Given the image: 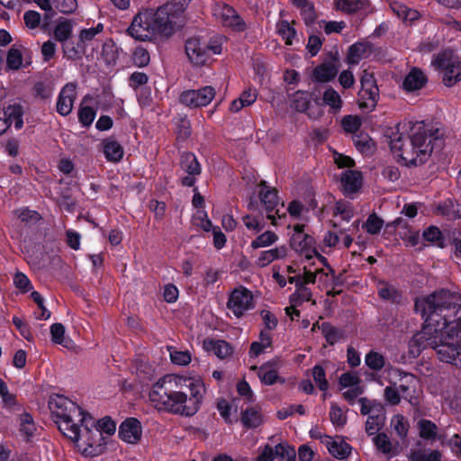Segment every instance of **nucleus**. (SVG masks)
<instances>
[{
  "label": "nucleus",
  "mask_w": 461,
  "mask_h": 461,
  "mask_svg": "<svg viewBox=\"0 0 461 461\" xmlns=\"http://www.w3.org/2000/svg\"><path fill=\"white\" fill-rule=\"evenodd\" d=\"M415 310L425 321L409 342L410 353L417 357L430 347L440 361L461 368V305L443 290L417 299Z\"/></svg>",
  "instance_id": "f257e3e1"
},
{
  "label": "nucleus",
  "mask_w": 461,
  "mask_h": 461,
  "mask_svg": "<svg viewBox=\"0 0 461 461\" xmlns=\"http://www.w3.org/2000/svg\"><path fill=\"white\" fill-rule=\"evenodd\" d=\"M49 409L60 432L85 456H96L105 450L116 431V423L105 416L97 421L77 402L60 394L51 395Z\"/></svg>",
  "instance_id": "f03ea898"
},
{
  "label": "nucleus",
  "mask_w": 461,
  "mask_h": 461,
  "mask_svg": "<svg viewBox=\"0 0 461 461\" xmlns=\"http://www.w3.org/2000/svg\"><path fill=\"white\" fill-rule=\"evenodd\" d=\"M205 392L201 377L167 374L152 384L149 400L158 411L192 417L200 410Z\"/></svg>",
  "instance_id": "7ed1b4c3"
},
{
  "label": "nucleus",
  "mask_w": 461,
  "mask_h": 461,
  "mask_svg": "<svg viewBox=\"0 0 461 461\" xmlns=\"http://www.w3.org/2000/svg\"><path fill=\"white\" fill-rule=\"evenodd\" d=\"M389 138L393 157L404 166L424 163L434 148L442 145L439 129L424 122L400 123Z\"/></svg>",
  "instance_id": "20e7f679"
},
{
  "label": "nucleus",
  "mask_w": 461,
  "mask_h": 461,
  "mask_svg": "<svg viewBox=\"0 0 461 461\" xmlns=\"http://www.w3.org/2000/svg\"><path fill=\"white\" fill-rule=\"evenodd\" d=\"M185 5L171 1L154 8H141L127 29L128 34L140 41H154L169 38L179 26Z\"/></svg>",
  "instance_id": "39448f33"
},
{
  "label": "nucleus",
  "mask_w": 461,
  "mask_h": 461,
  "mask_svg": "<svg viewBox=\"0 0 461 461\" xmlns=\"http://www.w3.org/2000/svg\"><path fill=\"white\" fill-rule=\"evenodd\" d=\"M222 37H218L214 41L206 44L197 37H192L185 41V50L189 61L196 67L206 64L212 54L221 53Z\"/></svg>",
  "instance_id": "423d86ee"
},
{
  "label": "nucleus",
  "mask_w": 461,
  "mask_h": 461,
  "mask_svg": "<svg viewBox=\"0 0 461 461\" xmlns=\"http://www.w3.org/2000/svg\"><path fill=\"white\" fill-rule=\"evenodd\" d=\"M432 65L441 72L445 86H453L461 80V61L451 50L437 55Z\"/></svg>",
  "instance_id": "0eeeda50"
},
{
  "label": "nucleus",
  "mask_w": 461,
  "mask_h": 461,
  "mask_svg": "<svg viewBox=\"0 0 461 461\" xmlns=\"http://www.w3.org/2000/svg\"><path fill=\"white\" fill-rule=\"evenodd\" d=\"M252 293L244 286L235 288L229 295L227 308L237 318H241L254 308Z\"/></svg>",
  "instance_id": "6e6552de"
},
{
  "label": "nucleus",
  "mask_w": 461,
  "mask_h": 461,
  "mask_svg": "<svg viewBox=\"0 0 461 461\" xmlns=\"http://www.w3.org/2000/svg\"><path fill=\"white\" fill-rule=\"evenodd\" d=\"M303 228L304 226L300 224L294 226L291 247L307 259L312 258L313 256H318L321 260H325L322 256L317 253L313 237L304 233Z\"/></svg>",
  "instance_id": "1a4fd4ad"
},
{
  "label": "nucleus",
  "mask_w": 461,
  "mask_h": 461,
  "mask_svg": "<svg viewBox=\"0 0 461 461\" xmlns=\"http://www.w3.org/2000/svg\"><path fill=\"white\" fill-rule=\"evenodd\" d=\"M215 95L214 87L205 86L196 90L184 91L179 96V101L189 108H200L209 105L214 99Z\"/></svg>",
  "instance_id": "9d476101"
},
{
  "label": "nucleus",
  "mask_w": 461,
  "mask_h": 461,
  "mask_svg": "<svg viewBox=\"0 0 461 461\" xmlns=\"http://www.w3.org/2000/svg\"><path fill=\"white\" fill-rule=\"evenodd\" d=\"M212 14L223 26L232 31L244 32L247 28L245 22L240 17L237 12L226 4H215L212 9Z\"/></svg>",
  "instance_id": "9b49d317"
},
{
  "label": "nucleus",
  "mask_w": 461,
  "mask_h": 461,
  "mask_svg": "<svg viewBox=\"0 0 461 461\" xmlns=\"http://www.w3.org/2000/svg\"><path fill=\"white\" fill-rule=\"evenodd\" d=\"M77 86L76 83H68L62 87L57 101V112L60 115L67 116L72 112L77 98Z\"/></svg>",
  "instance_id": "f8f14e48"
},
{
  "label": "nucleus",
  "mask_w": 461,
  "mask_h": 461,
  "mask_svg": "<svg viewBox=\"0 0 461 461\" xmlns=\"http://www.w3.org/2000/svg\"><path fill=\"white\" fill-rule=\"evenodd\" d=\"M142 435L140 422L135 418H128L119 427L120 438L129 444H136Z\"/></svg>",
  "instance_id": "ddd939ff"
},
{
  "label": "nucleus",
  "mask_w": 461,
  "mask_h": 461,
  "mask_svg": "<svg viewBox=\"0 0 461 461\" xmlns=\"http://www.w3.org/2000/svg\"><path fill=\"white\" fill-rule=\"evenodd\" d=\"M303 275L307 284H317L321 289L330 287L334 281V274L330 269H320L303 267Z\"/></svg>",
  "instance_id": "4468645a"
},
{
  "label": "nucleus",
  "mask_w": 461,
  "mask_h": 461,
  "mask_svg": "<svg viewBox=\"0 0 461 461\" xmlns=\"http://www.w3.org/2000/svg\"><path fill=\"white\" fill-rule=\"evenodd\" d=\"M288 282L294 284L296 287V291L290 297V301L293 303L298 304L311 300L312 291L306 286L308 284L303 273L289 276Z\"/></svg>",
  "instance_id": "2eb2a0df"
},
{
  "label": "nucleus",
  "mask_w": 461,
  "mask_h": 461,
  "mask_svg": "<svg viewBox=\"0 0 461 461\" xmlns=\"http://www.w3.org/2000/svg\"><path fill=\"white\" fill-rule=\"evenodd\" d=\"M427 81L428 78L423 71L413 68L403 78L402 87L407 93H413L423 88Z\"/></svg>",
  "instance_id": "dca6fc26"
},
{
  "label": "nucleus",
  "mask_w": 461,
  "mask_h": 461,
  "mask_svg": "<svg viewBox=\"0 0 461 461\" xmlns=\"http://www.w3.org/2000/svg\"><path fill=\"white\" fill-rule=\"evenodd\" d=\"M325 447L330 455L339 459H344L351 453V447L339 437H324Z\"/></svg>",
  "instance_id": "f3484780"
},
{
  "label": "nucleus",
  "mask_w": 461,
  "mask_h": 461,
  "mask_svg": "<svg viewBox=\"0 0 461 461\" xmlns=\"http://www.w3.org/2000/svg\"><path fill=\"white\" fill-rule=\"evenodd\" d=\"M340 181L343 193L350 195L360 189L362 185V174L356 170H346L342 173Z\"/></svg>",
  "instance_id": "a211bd4d"
},
{
  "label": "nucleus",
  "mask_w": 461,
  "mask_h": 461,
  "mask_svg": "<svg viewBox=\"0 0 461 461\" xmlns=\"http://www.w3.org/2000/svg\"><path fill=\"white\" fill-rule=\"evenodd\" d=\"M339 72V68L333 62H324L312 70V78L318 83H328L333 80Z\"/></svg>",
  "instance_id": "6ab92c4d"
},
{
  "label": "nucleus",
  "mask_w": 461,
  "mask_h": 461,
  "mask_svg": "<svg viewBox=\"0 0 461 461\" xmlns=\"http://www.w3.org/2000/svg\"><path fill=\"white\" fill-rule=\"evenodd\" d=\"M260 201L264 204L266 210L268 212L267 218L272 221V224H276L275 216L271 212L275 210L278 203L277 194L275 189H271L263 185L260 190Z\"/></svg>",
  "instance_id": "aec40b11"
},
{
  "label": "nucleus",
  "mask_w": 461,
  "mask_h": 461,
  "mask_svg": "<svg viewBox=\"0 0 461 461\" xmlns=\"http://www.w3.org/2000/svg\"><path fill=\"white\" fill-rule=\"evenodd\" d=\"M203 348L207 351H212L221 359L230 357L233 352L230 343L225 340L205 339L203 340Z\"/></svg>",
  "instance_id": "412c9836"
},
{
  "label": "nucleus",
  "mask_w": 461,
  "mask_h": 461,
  "mask_svg": "<svg viewBox=\"0 0 461 461\" xmlns=\"http://www.w3.org/2000/svg\"><path fill=\"white\" fill-rule=\"evenodd\" d=\"M3 119L7 123V129L14 124L16 129H21L23 125V108L20 104H14L4 109Z\"/></svg>",
  "instance_id": "4be33fe9"
},
{
  "label": "nucleus",
  "mask_w": 461,
  "mask_h": 461,
  "mask_svg": "<svg viewBox=\"0 0 461 461\" xmlns=\"http://www.w3.org/2000/svg\"><path fill=\"white\" fill-rule=\"evenodd\" d=\"M251 369L258 372V376L264 384L271 385L278 379L277 366L276 363L268 362L260 367L252 366Z\"/></svg>",
  "instance_id": "5701e85b"
},
{
  "label": "nucleus",
  "mask_w": 461,
  "mask_h": 461,
  "mask_svg": "<svg viewBox=\"0 0 461 461\" xmlns=\"http://www.w3.org/2000/svg\"><path fill=\"white\" fill-rule=\"evenodd\" d=\"M103 151L107 160L118 162L123 157V149L121 144L112 138L103 140Z\"/></svg>",
  "instance_id": "b1692460"
},
{
  "label": "nucleus",
  "mask_w": 461,
  "mask_h": 461,
  "mask_svg": "<svg viewBox=\"0 0 461 461\" xmlns=\"http://www.w3.org/2000/svg\"><path fill=\"white\" fill-rule=\"evenodd\" d=\"M371 53V47L367 43L358 42L353 44L348 53L347 60L350 65H357Z\"/></svg>",
  "instance_id": "393cba45"
},
{
  "label": "nucleus",
  "mask_w": 461,
  "mask_h": 461,
  "mask_svg": "<svg viewBox=\"0 0 461 461\" xmlns=\"http://www.w3.org/2000/svg\"><path fill=\"white\" fill-rule=\"evenodd\" d=\"M359 106L366 109H374L379 98L377 86L361 88L358 92Z\"/></svg>",
  "instance_id": "a878e982"
},
{
  "label": "nucleus",
  "mask_w": 461,
  "mask_h": 461,
  "mask_svg": "<svg viewBox=\"0 0 461 461\" xmlns=\"http://www.w3.org/2000/svg\"><path fill=\"white\" fill-rule=\"evenodd\" d=\"M258 94L256 89H245L238 99L231 102L230 110L232 113L240 112L243 107L249 106L257 100Z\"/></svg>",
  "instance_id": "bb28decb"
},
{
  "label": "nucleus",
  "mask_w": 461,
  "mask_h": 461,
  "mask_svg": "<svg viewBox=\"0 0 461 461\" xmlns=\"http://www.w3.org/2000/svg\"><path fill=\"white\" fill-rule=\"evenodd\" d=\"M392 11L404 23H412L418 20L420 14L417 10L409 8L405 5L393 2L391 4Z\"/></svg>",
  "instance_id": "cd10ccee"
},
{
  "label": "nucleus",
  "mask_w": 461,
  "mask_h": 461,
  "mask_svg": "<svg viewBox=\"0 0 461 461\" xmlns=\"http://www.w3.org/2000/svg\"><path fill=\"white\" fill-rule=\"evenodd\" d=\"M272 344V336L267 330H261L258 340L252 342L249 349V356L257 357L262 354Z\"/></svg>",
  "instance_id": "c85d7f7f"
},
{
  "label": "nucleus",
  "mask_w": 461,
  "mask_h": 461,
  "mask_svg": "<svg viewBox=\"0 0 461 461\" xmlns=\"http://www.w3.org/2000/svg\"><path fill=\"white\" fill-rule=\"evenodd\" d=\"M322 103L329 106L334 113H339L343 104L340 95L332 87L325 89L322 95Z\"/></svg>",
  "instance_id": "c756f323"
},
{
  "label": "nucleus",
  "mask_w": 461,
  "mask_h": 461,
  "mask_svg": "<svg viewBox=\"0 0 461 461\" xmlns=\"http://www.w3.org/2000/svg\"><path fill=\"white\" fill-rule=\"evenodd\" d=\"M336 7L338 10L353 14L368 8V2L366 0H336Z\"/></svg>",
  "instance_id": "7c9ffc66"
},
{
  "label": "nucleus",
  "mask_w": 461,
  "mask_h": 461,
  "mask_svg": "<svg viewBox=\"0 0 461 461\" xmlns=\"http://www.w3.org/2000/svg\"><path fill=\"white\" fill-rule=\"evenodd\" d=\"M311 104V95L306 91H297L291 96V107L297 112H306Z\"/></svg>",
  "instance_id": "2f4dec72"
},
{
  "label": "nucleus",
  "mask_w": 461,
  "mask_h": 461,
  "mask_svg": "<svg viewBox=\"0 0 461 461\" xmlns=\"http://www.w3.org/2000/svg\"><path fill=\"white\" fill-rule=\"evenodd\" d=\"M286 447L283 444H277L275 447L266 445L257 457V461H273L277 456H284Z\"/></svg>",
  "instance_id": "473e14b6"
},
{
  "label": "nucleus",
  "mask_w": 461,
  "mask_h": 461,
  "mask_svg": "<svg viewBox=\"0 0 461 461\" xmlns=\"http://www.w3.org/2000/svg\"><path fill=\"white\" fill-rule=\"evenodd\" d=\"M390 427L399 438H405L408 435L410 424L403 415L395 414L391 419Z\"/></svg>",
  "instance_id": "72a5a7b5"
},
{
  "label": "nucleus",
  "mask_w": 461,
  "mask_h": 461,
  "mask_svg": "<svg viewBox=\"0 0 461 461\" xmlns=\"http://www.w3.org/2000/svg\"><path fill=\"white\" fill-rule=\"evenodd\" d=\"M385 420V411L382 410L378 413H373L367 417L366 422V431L368 435H375L384 425Z\"/></svg>",
  "instance_id": "f704fd0d"
},
{
  "label": "nucleus",
  "mask_w": 461,
  "mask_h": 461,
  "mask_svg": "<svg viewBox=\"0 0 461 461\" xmlns=\"http://www.w3.org/2000/svg\"><path fill=\"white\" fill-rule=\"evenodd\" d=\"M241 421L247 428H257L263 423V416L256 408H250L243 412Z\"/></svg>",
  "instance_id": "c9c22d12"
},
{
  "label": "nucleus",
  "mask_w": 461,
  "mask_h": 461,
  "mask_svg": "<svg viewBox=\"0 0 461 461\" xmlns=\"http://www.w3.org/2000/svg\"><path fill=\"white\" fill-rule=\"evenodd\" d=\"M72 30L73 25L70 21L64 20L59 22L54 28V38L57 41L65 43L70 38L72 34Z\"/></svg>",
  "instance_id": "e433bc0d"
},
{
  "label": "nucleus",
  "mask_w": 461,
  "mask_h": 461,
  "mask_svg": "<svg viewBox=\"0 0 461 461\" xmlns=\"http://www.w3.org/2000/svg\"><path fill=\"white\" fill-rule=\"evenodd\" d=\"M278 240V236L271 230H267L258 235L254 240L251 241L250 247L253 249L259 248H266L273 245Z\"/></svg>",
  "instance_id": "4c0bfd02"
},
{
  "label": "nucleus",
  "mask_w": 461,
  "mask_h": 461,
  "mask_svg": "<svg viewBox=\"0 0 461 461\" xmlns=\"http://www.w3.org/2000/svg\"><path fill=\"white\" fill-rule=\"evenodd\" d=\"M374 443L377 449L384 454L394 456L397 454L396 447H394L389 438L384 433H379L374 438Z\"/></svg>",
  "instance_id": "58836bf2"
},
{
  "label": "nucleus",
  "mask_w": 461,
  "mask_h": 461,
  "mask_svg": "<svg viewBox=\"0 0 461 461\" xmlns=\"http://www.w3.org/2000/svg\"><path fill=\"white\" fill-rule=\"evenodd\" d=\"M167 351L173 364L177 366H186L191 360L192 357L188 350H178L176 347L167 346Z\"/></svg>",
  "instance_id": "ea45409f"
},
{
  "label": "nucleus",
  "mask_w": 461,
  "mask_h": 461,
  "mask_svg": "<svg viewBox=\"0 0 461 461\" xmlns=\"http://www.w3.org/2000/svg\"><path fill=\"white\" fill-rule=\"evenodd\" d=\"M181 167L188 175H199L201 167L193 153H185L182 156Z\"/></svg>",
  "instance_id": "a19ab883"
},
{
  "label": "nucleus",
  "mask_w": 461,
  "mask_h": 461,
  "mask_svg": "<svg viewBox=\"0 0 461 461\" xmlns=\"http://www.w3.org/2000/svg\"><path fill=\"white\" fill-rule=\"evenodd\" d=\"M353 141L357 149L362 153H371L375 149V142L367 134H356L353 137Z\"/></svg>",
  "instance_id": "79ce46f5"
},
{
  "label": "nucleus",
  "mask_w": 461,
  "mask_h": 461,
  "mask_svg": "<svg viewBox=\"0 0 461 461\" xmlns=\"http://www.w3.org/2000/svg\"><path fill=\"white\" fill-rule=\"evenodd\" d=\"M20 431L27 439L33 437L36 427L30 413L24 412L20 416Z\"/></svg>",
  "instance_id": "37998d69"
},
{
  "label": "nucleus",
  "mask_w": 461,
  "mask_h": 461,
  "mask_svg": "<svg viewBox=\"0 0 461 461\" xmlns=\"http://www.w3.org/2000/svg\"><path fill=\"white\" fill-rule=\"evenodd\" d=\"M357 402L360 403V412L362 415L370 416L373 413H378L380 411L384 410V405L377 401H372L366 397H360Z\"/></svg>",
  "instance_id": "c03bdc74"
},
{
  "label": "nucleus",
  "mask_w": 461,
  "mask_h": 461,
  "mask_svg": "<svg viewBox=\"0 0 461 461\" xmlns=\"http://www.w3.org/2000/svg\"><path fill=\"white\" fill-rule=\"evenodd\" d=\"M333 215L336 218H340L342 221H348L353 217L354 211L348 203L339 201L333 208Z\"/></svg>",
  "instance_id": "a18cd8bd"
},
{
  "label": "nucleus",
  "mask_w": 461,
  "mask_h": 461,
  "mask_svg": "<svg viewBox=\"0 0 461 461\" xmlns=\"http://www.w3.org/2000/svg\"><path fill=\"white\" fill-rule=\"evenodd\" d=\"M420 436L424 439H434L438 434L437 426L430 420H421L418 423Z\"/></svg>",
  "instance_id": "49530a36"
},
{
  "label": "nucleus",
  "mask_w": 461,
  "mask_h": 461,
  "mask_svg": "<svg viewBox=\"0 0 461 461\" xmlns=\"http://www.w3.org/2000/svg\"><path fill=\"white\" fill-rule=\"evenodd\" d=\"M365 362L370 369L381 370L385 365V358L382 354L372 350L366 354Z\"/></svg>",
  "instance_id": "de8ad7c7"
},
{
  "label": "nucleus",
  "mask_w": 461,
  "mask_h": 461,
  "mask_svg": "<svg viewBox=\"0 0 461 461\" xmlns=\"http://www.w3.org/2000/svg\"><path fill=\"white\" fill-rule=\"evenodd\" d=\"M193 223L207 232L211 231L213 227L206 212L203 210H196L193 215Z\"/></svg>",
  "instance_id": "09e8293b"
},
{
  "label": "nucleus",
  "mask_w": 461,
  "mask_h": 461,
  "mask_svg": "<svg viewBox=\"0 0 461 461\" xmlns=\"http://www.w3.org/2000/svg\"><path fill=\"white\" fill-rule=\"evenodd\" d=\"M14 214L26 224L36 223L41 219L40 214L36 211L29 210L28 208L18 209L14 212Z\"/></svg>",
  "instance_id": "8fccbe9b"
},
{
  "label": "nucleus",
  "mask_w": 461,
  "mask_h": 461,
  "mask_svg": "<svg viewBox=\"0 0 461 461\" xmlns=\"http://www.w3.org/2000/svg\"><path fill=\"white\" fill-rule=\"evenodd\" d=\"M277 32L285 41L287 45L293 43L295 36V30L286 21H281L277 23Z\"/></svg>",
  "instance_id": "3c124183"
},
{
  "label": "nucleus",
  "mask_w": 461,
  "mask_h": 461,
  "mask_svg": "<svg viewBox=\"0 0 461 461\" xmlns=\"http://www.w3.org/2000/svg\"><path fill=\"white\" fill-rule=\"evenodd\" d=\"M425 240L438 245L439 247L443 246V237L442 233L438 227L430 226L427 228L422 234Z\"/></svg>",
  "instance_id": "603ef678"
},
{
  "label": "nucleus",
  "mask_w": 461,
  "mask_h": 461,
  "mask_svg": "<svg viewBox=\"0 0 461 461\" xmlns=\"http://www.w3.org/2000/svg\"><path fill=\"white\" fill-rule=\"evenodd\" d=\"M330 418L332 424L336 427H343L347 422L345 412L335 403H331Z\"/></svg>",
  "instance_id": "864d4df0"
},
{
  "label": "nucleus",
  "mask_w": 461,
  "mask_h": 461,
  "mask_svg": "<svg viewBox=\"0 0 461 461\" xmlns=\"http://www.w3.org/2000/svg\"><path fill=\"white\" fill-rule=\"evenodd\" d=\"M321 329L327 342L330 345L337 343L343 336L342 331L330 324L323 323Z\"/></svg>",
  "instance_id": "5fc2aeb1"
},
{
  "label": "nucleus",
  "mask_w": 461,
  "mask_h": 461,
  "mask_svg": "<svg viewBox=\"0 0 461 461\" xmlns=\"http://www.w3.org/2000/svg\"><path fill=\"white\" fill-rule=\"evenodd\" d=\"M95 116V110L90 106H83L78 111V120L84 127L90 126Z\"/></svg>",
  "instance_id": "6e6d98bb"
},
{
  "label": "nucleus",
  "mask_w": 461,
  "mask_h": 461,
  "mask_svg": "<svg viewBox=\"0 0 461 461\" xmlns=\"http://www.w3.org/2000/svg\"><path fill=\"white\" fill-rule=\"evenodd\" d=\"M104 30V25L98 23L95 27L84 29L80 32L79 41L86 45L90 42L97 34L101 33Z\"/></svg>",
  "instance_id": "4d7b16f0"
},
{
  "label": "nucleus",
  "mask_w": 461,
  "mask_h": 461,
  "mask_svg": "<svg viewBox=\"0 0 461 461\" xmlns=\"http://www.w3.org/2000/svg\"><path fill=\"white\" fill-rule=\"evenodd\" d=\"M50 335L53 343L67 346L63 324L59 322L52 324L50 326Z\"/></svg>",
  "instance_id": "13d9d810"
},
{
  "label": "nucleus",
  "mask_w": 461,
  "mask_h": 461,
  "mask_svg": "<svg viewBox=\"0 0 461 461\" xmlns=\"http://www.w3.org/2000/svg\"><path fill=\"white\" fill-rule=\"evenodd\" d=\"M345 131L355 133L361 126V120L358 116L347 115L341 121Z\"/></svg>",
  "instance_id": "bf43d9fd"
},
{
  "label": "nucleus",
  "mask_w": 461,
  "mask_h": 461,
  "mask_svg": "<svg viewBox=\"0 0 461 461\" xmlns=\"http://www.w3.org/2000/svg\"><path fill=\"white\" fill-rule=\"evenodd\" d=\"M384 225V221L375 214H371L367 218L366 223L364 224V228L370 234L378 233Z\"/></svg>",
  "instance_id": "052dcab7"
},
{
  "label": "nucleus",
  "mask_w": 461,
  "mask_h": 461,
  "mask_svg": "<svg viewBox=\"0 0 461 461\" xmlns=\"http://www.w3.org/2000/svg\"><path fill=\"white\" fill-rule=\"evenodd\" d=\"M7 66L11 69H18L23 64L22 52L15 48H11L7 54Z\"/></svg>",
  "instance_id": "680f3d73"
},
{
  "label": "nucleus",
  "mask_w": 461,
  "mask_h": 461,
  "mask_svg": "<svg viewBox=\"0 0 461 461\" xmlns=\"http://www.w3.org/2000/svg\"><path fill=\"white\" fill-rule=\"evenodd\" d=\"M345 389L346 390L343 393V397L350 405H354L359 399L358 397L364 393L363 385H357Z\"/></svg>",
  "instance_id": "e2e57ef3"
},
{
  "label": "nucleus",
  "mask_w": 461,
  "mask_h": 461,
  "mask_svg": "<svg viewBox=\"0 0 461 461\" xmlns=\"http://www.w3.org/2000/svg\"><path fill=\"white\" fill-rule=\"evenodd\" d=\"M312 376L321 391H326L328 389L329 384L325 378V371L322 366H315L312 369Z\"/></svg>",
  "instance_id": "0e129e2a"
},
{
  "label": "nucleus",
  "mask_w": 461,
  "mask_h": 461,
  "mask_svg": "<svg viewBox=\"0 0 461 461\" xmlns=\"http://www.w3.org/2000/svg\"><path fill=\"white\" fill-rule=\"evenodd\" d=\"M55 7L63 14H72L77 7V0H54Z\"/></svg>",
  "instance_id": "69168bd1"
},
{
  "label": "nucleus",
  "mask_w": 461,
  "mask_h": 461,
  "mask_svg": "<svg viewBox=\"0 0 461 461\" xmlns=\"http://www.w3.org/2000/svg\"><path fill=\"white\" fill-rule=\"evenodd\" d=\"M133 62L138 67H145L149 62V54L143 48H137L133 52Z\"/></svg>",
  "instance_id": "338daca9"
},
{
  "label": "nucleus",
  "mask_w": 461,
  "mask_h": 461,
  "mask_svg": "<svg viewBox=\"0 0 461 461\" xmlns=\"http://www.w3.org/2000/svg\"><path fill=\"white\" fill-rule=\"evenodd\" d=\"M339 385L344 389L348 387H353L360 384L359 377L351 373H344L339 377Z\"/></svg>",
  "instance_id": "774afa93"
}]
</instances>
